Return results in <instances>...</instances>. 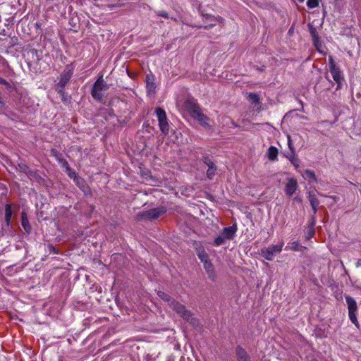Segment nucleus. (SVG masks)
I'll return each instance as SVG.
<instances>
[{
  "label": "nucleus",
  "mask_w": 361,
  "mask_h": 361,
  "mask_svg": "<svg viewBox=\"0 0 361 361\" xmlns=\"http://www.w3.org/2000/svg\"><path fill=\"white\" fill-rule=\"evenodd\" d=\"M159 295L164 300L169 302V306L173 308L180 317L184 319L189 321L192 317L191 313L185 310V307L180 304L178 302L173 299H171L169 295L164 293H159Z\"/></svg>",
  "instance_id": "f257e3e1"
},
{
  "label": "nucleus",
  "mask_w": 361,
  "mask_h": 361,
  "mask_svg": "<svg viewBox=\"0 0 361 361\" xmlns=\"http://www.w3.org/2000/svg\"><path fill=\"white\" fill-rule=\"evenodd\" d=\"M108 89L109 86L104 82L103 75H100L93 85L91 94L95 100L101 102L104 97V92H106Z\"/></svg>",
  "instance_id": "f03ea898"
},
{
  "label": "nucleus",
  "mask_w": 361,
  "mask_h": 361,
  "mask_svg": "<svg viewBox=\"0 0 361 361\" xmlns=\"http://www.w3.org/2000/svg\"><path fill=\"white\" fill-rule=\"evenodd\" d=\"M237 231L235 226H231L224 228L222 233L219 235L214 240L216 246H220L225 243L226 240H231Z\"/></svg>",
  "instance_id": "7ed1b4c3"
},
{
  "label": "nucleus",
  "mask_w": 361,
  "mask_h": 361,
  "mask_svg": "<svg viewBox=\"0 0 361 361\" xmlns=\"http://www.w3.org/2000/svg\"><path fill=\"white\" fill-rule=\"evenodd\" d=\"M155 114L159 121V127L161 133L166 135L169 131V125L166 111L160 107L155 109Z\"/></svg>",
  "instance_id": "20e7f679"
},
{
  "label": "nucleus",
  "mask_w": 361,
  "mask_h": 361,
  "mask_svg": "<svg viewBox=\"0 0 361 361\" xmlns=\"http://www.w3.org/2000/svg\"><path fill=\"white\" fill-rule=\"evenodd\" d=\"M73 74V69L67 67L62 72L60 75L59 81L56 85V90L60 93L63 94V89L66 85L69 82L71 78H72Z\"/></svg>",
  "instance_id": "39448f33"
},
{
  "label": "nucleus",
  "mask_w": 361,
  "mask_h": 361,
  "mask_svg": "<svg viewBox=\"0 0 361 361\" xmlns=\"http://www.w3.org/2000/svg\"><path fill=\"white\" fill-rule=\"evenodd\" d=\"M283 243H281L278 245H271L268 247H264L261 250V255L267 260L271 261L274 259L276 254L282 251Z\"/></svg>",
  "instance_id": "423d86ee"
},
{
  "label": "nucleus",
  "mask_w": 361,
  "mask_h": 361,
  "mask_svg": "<svg viewBox=\"0 0 361 361\" xmlns=\"http://www.w3.org/2000/svg\"><path fill=\"white\" fill-rule=\"evenodd\" d=\"M298 188V183L295 178H288L285 185L284 192L288 197L293 196Z\"/></svg>",
  "instance_id": "0eeeda50"
},
{
  "label": "nucleus",
  "mask_w": 361,
  "mask_h": 361,
  "mask_svg": "<svg viewBox=\"0 0 361 361\" xmlns=\"http://www.w3.org/2000/svg\"><path fill=\"white\" fill-rule=\"evenodd\" d=\"M165 210L162 207L154 208L140 214V218L147 219H155L164 214Z\"/></svg>",
  "instance_id": "6e6552de"
},
{
  "label": "nucleus",
  "mask_w": 361,
  "mask_h": 361,
  "mask_svg": "<svg viewBox=\"0 0 361 361\" xmlns=\"http://www.w3.org/2000/svg\"><path fill=\"white\" fill-rule=\"evenodd\" d=\"M185 108L192 117L195 116L197 114L196 112H200L201 111L200 106L194 99H188L185 102Z\"/></svg>",
  "instance_id": "1a4fd4ad"
},
{
  "label": "nucleus",
  "mask_w": 361,
  "mask_h": 361,
  "mask_svg": "<svg viewBox=\"0 0 361 361\" xmlns=\"http://www.w3.org/2000/svg\"><path fill=\"white\" fill-rule=\"evenodd\" d=\"M196 113L197 114L193 118L197 120L202 126L208 128H210L212 126V125L209 123V118L207 116L203 114L201 111L200 112Z\"/></svg>",
  "instance_id": "9d476101"
},
{
  "label": "nucleus",
  "mask_w": 361,
  "mask_h": 361,
  "mask_svg": "<svg viewBox=\"0 0 361 361\" xmlns=\"http://www.w3.org/2000/svg\"><path fill=\"white\" fill-rule=\"evenodd\" d=\"M308 199L309 201L310 202V204L312 206L313 212L315 214L317 211V208L319 204V201L317 198L316 194L313 191L309 192Z\"/></svg>",
  "instance_id": "9b49d317"
},
{
  "label": "nucleus",
  "mask_w": 361,
  "mask_h": 361,
  "mask_svg": "<svg viewBox=\"0 0 361 361\" xmlns=\"http://www.w3.org/2000/svg\"><path fill=\"white\" fill-rule=\"evenodd\" d=\"M279 150L274 146H270L267 152V156L269 161H275L278 159Z\"/></svg>",
  "instance_id": "f8f14e48"
},
{
  "label": "nucleus",
  "mask_w": 361,
  "mask_h": 361,
  "mask_svg": "<svg viewBox=\"0 0 361 361\" xmlns=\"http://www.w3.org/2000/svg\"><path fill=\"white\" fill-rule=\"evenodd\" d=\"M345 298L348 305V312H356L357 307L355 299L349 295L345 296Z\"/></svg>",
  "instance_id": "ddd939ff"
},
{
  "label": "nucleus",
  "mask_w": 361,
  "mask_h": 361,
  "mask_svg": "<svg viewBox=\"0 0 361 361\" xmlns=\"http://www.w3.org/2000/svg\"><path fill=\"white\" fill-rule=\"evenodd\" d=\"M236 354L238 361H250V357L247 354L246 351L240 346L236 349Z\"/></svg>",
  "instance_id": "4468645a"
},
{
  "label": "nucleus",
  "mask_w": 361,
  "mask_h": 361,
  "mask_svg": "<svg viewBox=\"0 0 361 361\" xmlns=\"http://www.w3.org/2000/svg\"><path fill=\"white\" fill-rule=\"evenodd\" d=\"M286 157L290 161V163L295 166V169H298L300 167V161L298 157L295 155V151L290 152L286 155Z\"/></svg>",
  "instance_id": "2eb2a0df"
},
{
  "label": "nucleus",
  "mask_w": 361,
  "mask_h": 361,
  "mask_svg": "<svg viewBox=\"0 0 361 361\" xmlns=\"http://www.w3.org/2000/svg\"><path fill=\"white\" fill-rule=\"evenodd\" d=\"M329 71L334 80L336 82L340 83L342 80V75L339 68L337 66L333 67L332 68H330Z\"/></svg>",
  "instance_id": "dca6fc26"
},
{
  "label": "nucleus",
  "mask_w": 361,
  "mask_h": 361,
  "mask_svg": "<svg viewBox=\"0 0 361 361\" xmlns=\"http://www.w3.org/2000/svg\"><path fill=\"white\" fill-rule=\"evenodd\" d=\"M21 225L26 233H29L31 231V226L25 212H22L21 214Z\"/></svg>",
  "instance_id": "f3484780"
},
{
  "label": "nucleus",
  "mask_w": 361,
  "mask_h": 361,
  "mask_svg": "<svg viewBox=\"0 0 361 361\" xmlns=\"http://www.w3.org/2000/svg\"><path fill=\"white\" fill-rule=\"evenodd\" d=\"M220 120H221V122L223 123V126H227L230 128H236L237 127V125L235 124V123L231 119V118L228 117V116H221L220 118Z\"/></svg>",
  "instance_id": "a211bd4d"
},
{
  "label": "nucleus",
  "mask_w": 361,
  "mask_h": 361,
  "mask_svg": "<svg viewBox=\"0 0 361 361\" xmlns=\"http://www.w3.org/2000/svg\"><path fill=\"white\" fill-rule=\"evenodd\" d=\"M12 214H13V212H12L11 206L10 204H7L5 206V221L7 225H9V224H10Z\"/></svg>",
  "instance_id": "6ab92c4d"
},
{
  "label": "nucleus",
  "mask_w": 361,
  "mask_h": 361,
  "mask_svg": "<svg viewBox=\"0 0 361 361\" xmlns=\"http://www.w3.org/2000/svg\"><path fill=\"white\" fill-rule=\"evenodd\" d=\"M205 163L208 166V170L207 171V177L209 179H212L214 176V171H215L214 164L209 160L208 161H205Z\"/></svg>",
  "instance_id": "aec40b11"
},
{
  "label": "nucleus",
  "mask_w": 361,
  "mask_h": 361,
  "mask_svg": "<svg viewBox=\"0 0 361 361\" xmlns=\"http://www.w3.org/2000/svg\"><path fill=\"white\" fill-rule=\"evenodd\" d=\"M302 176H303L304 178H305V179L311 180L312 181L315 182V183L317 182V178L315 176V173H314V171H312L311 170H309V169L305 170L304 172V174Z\"/></svg>",
  "instance_id": "412c9836"
},
{
  "label": "nucleus",
  "mask_w": 361,
  "mask_h": 361,
  "mask_svg": "<svg viewBox=\"0 0 361 361\" xmlns=\"http://www.w3.org/2000/svg\"><path fill=\"white\" fill-rule=\"evenodd\" d=\"M204 267L207 271V274H209V277L214 278V267L212 264L209 260L204 262Z\"/></svg>",
  "instance_id": "4be33fe9"
},
{
  "label": "nucleus",
  "mask_w": 361,
  "mask_h": 361,
  "mask_svg": "<svg viewBox=\"0 0 361 361\" xmlns=\"http://www.w3.org/2000/svg\"><path fill=\"white\" fill-rule=\"evenodd\" d=\"M313 44L319 52H320L321 54H325V50H324L325 47L320 39L315 40V42H314Z\"/></svg>",
  "instance_id": "5701e85b"
},
{
  "label": "nucleus",
  "mask_w": 361,
  "mask_h": 361,
  "mask_svg": "<svg viewBox=\"0 0 361 361\" xmlns=\"http://www.w3.org/2000/svg\"><path fill=\"white\" fill-rule=\"evenodd\" d=\"M156 85L153 82V80H151L149 75L147 76V89L148 92H154L155 90Z\"/></svg>",
  "instance_id": "b1692460"
},
{
  "label": "nucleus",
  "mask_w": 361,
  "mask_h": 361,
  "mask_svg": "<svg viewBox=\"0 0 361 361\" xmlns=\"http://www.w3.org/2000/svg\"><path fill=\"white\" fill-rule=\"evenodd\" d=\"M248 99L253 104L259 103V97L255 93H250L248 95Z\"/></svg>",
  "instance_id": "393cba45"
},
{
  "label": "nucleus",
  "mask_w": 361,
  "mask_h": 361,
  "mask_svg": "<svg viewBox=\"0 0 361 361\" xmlns=\"http://www.w3.org/2000/svg\"><path fill=\"white\" fill-rule=\"evenodd\" d=\"M299 243L296 241L290 243L288 246L286 247V250H290L293 251H298L299 250Z\"/></svg>",
  "instance_id": "a878e982"
},
{
  "label": "nucleus",
  "mask_w": 361,
  "mask_h": 361,
  "mask_svg": "<svg viewBox=\"0 0 361 361\" xmlns=\"http://www.w3.org/2000/svg\"><path fill=\"white\" fill-rule=\"evenodd\" d=\"M321 0H307V6L309 8H314L319 4Z\"/></svg>",
  "instance_id": "bb28decb"
},
{
  "label": "nucleus",
  "mask_w": 361,
  "mask_h": 361,
  "mask_svg": "<svg viewBox=\"0 0 361 361\" xmlns=\"http://www.w3.org/2000/svg\"><path fill=\"white\" fill-rule=\"evenodd\" d=\"M350 320L357 326H359V322L357 319L356 312H348Z\"/></svg>",
  "instance_id": "cd10ccee"
},
{
  "label": "nucleus",
  "mask_w": 361,
  "mask_h": 361,
  "mask_svg": "<svg viewBox=\"0 0 361 361\" xmlns=\"http://www.w3.org/2000/svg\"><path fill=\"white\" fill-rule=\"evenodd\" d=\"M198 257L203 263L209 260V257L204 250L198 253Z\"/></svg>",
  "instance_id": "c85d7f7f"
},
{
  "label": "nucleus",
  "mask_w": 361,
  "mask_h": 361,
  "mask_svg": "<svg viewBox=\"0 0 361 361\" xmlns=\"http://www.w3.org/2000/svg\"><path fill=\"white\" fill-rule=\"evenodd\" d=\"M310 33H311V36H312L313 42H315V40H319V37L318 36V34H317L315 28L311 27Z\"/></svg>",
  "instance_id": "c756f323"
},
{
  "label": "nucleus",
  "mask_w": 361,
  "mask_h": 361,
  "mask_svg": "<svg viewBox=\"0 0 361 361\" xmlns=\"http://www.w3.org/2000/svg\"><path fill=\"white\" fill-rule=\"evenodd\" d=\"M51 154L56 157V160L61 164V159H63L61 154H58L56 150H51Z\"/></svg>",
  "instance_id": "7c9ffc66"
},
{
  "label": "nucleus",
  "mask_w": 361,
  "mask_h": 361,
  "mask_svg": "<svg viewBox=\"0 0 361 361\" xmlns=\"http://www.w3.org/2000/svg\"><path fill=\"white\" fill-rule=\"evenodd\" d=\"M288 148L290 149V152L295 151L294 147L293 146L291 137L290 135H288Z\"/></svg>",
  "instance_id": "2f4dec72"
},
{
  "label": "nucleus",
  "mask_w": 361,
  "mask_h": 361,
  "mask_svg": "<svg viewBox=\"0 0 361 361\" xmlns=\"http://www.w3.org/2000/svg\"><path fill=\"white\" fill-rule=\"evenodd\" d=\"M329 69L332 68L333 67H336L334 60L331 56H329Z\"/></svg>",
  "instance_id": "473e14b6"
},
{
  "label": "nucleus",
  "mask_w": 361,
  "mask_h": 361,
  "mask_svg": "<svg viewBox=\"0 0 361 361\" xmlns=\"http://www.w3.org/2000/svg\"><path fill=\"white\" fill-rule=\"evenodd\" d=\"M157 15L159 16H162L165 18H169V14L164 11H158L157 12Z\"/></svg>",
  "instance_id": "72a5a7b5"
},
{
  "label": "nucleus",
  "mask_w": 361,
  "mask_h": 361,
  "mask_svg": "<svg viewBox=\"0 0 361 361\" xmlns=\"http://www.w3.org/2000/svg\"><path fill=\"white\" fill-rule=\"evenodd\" d=\"M61 166L66 168L67 170H70L68 162L65 159H61Z\"/></svg>",
  "instance_id": "f704fd0d"
},
{
  "label": "nucleus",
  "mask_w": 361,
  "mask_h": 361,
  "mask_svg": "<svg viewBox=\"0 0 361 361\" xmlns=\"http://www.w3.org/2000/svg\"><path fill=\"white\" fill-rule=\"evenodd\" d=\"M330 197L332 198L334 201H337L338 200V197L336 196H331Z\"/></svg>",
  "instance_id": "c9c22d12"
},
{
  "label": "nucleus",
  "mask_w": 361,
  "mask_h": 361,
  "mask_svg": "<svg viewBox=\"0 0 361 361\" xmlns=\"http://www.w3.org/2000/svg\"><path fill=\"white\" fill-rule=\"evenodd\" d=\"M360 266H361V259H359L358 262H357V267Z\"/></svg>",
  "instance_id": "e433bc0d"
},
{
  "label": "nucleus",
  "mask_w": 361,
  "mask_h": 361,
  "mask_svg": "<svg viewBox=\"0 0 361 361\" xmlns=\"http://www.w3.org/2000/svg\"><path fill=\"white\" fill-rule=\"evenodd\" d=\"M300 3H302L305 0H298Z\"/></svg>",
  "instance_id": "4c0bfd02"
}]
</instances>
